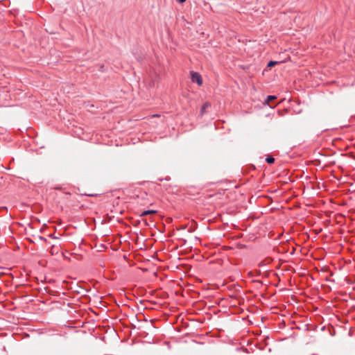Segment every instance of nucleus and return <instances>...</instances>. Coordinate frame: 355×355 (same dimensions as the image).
Segmentation results:
<instances>
[{
	"instance_id": "1",
	"label": "nucleus",
	"mask_w": 355,
	"mask_h": 355,
	"mask_svg": "<svg viewBox=\"0 0 355 355\" xmlns=\"http://www.w3.org/2000/svg\"><path fill=\"white\" fill-rule=\"evenodd\" d=\"M191 79L192 82L196 83L198 85H201L202 84V77L198 72L191 71Z\"/></svg>"
},
{
	"instance_id": "8",
	"label": "nucleus",
	"mask_w": 355,
	"mask_h": 355,
	"mask_svg": "<svg viewBox=\"0 0 355 355\" xmlns=\"http://www.w3.org/2000/svg\"><path fill=\"white\" fill-rule=\"evenodd\" d=\"M176 1L180 3H184L187 0H176Z\"/></svg>"
},
{
	"instance_id": "9",
	"label": "nucleus",
	"mask_w": 355,
	"mask_h": 355,
	"mask_svg": "<svg viewBox=\"0 0 355 355\" xmlns=\"http://www.w3.org/2000/svg\"><path fill=\"white\" fill-rule=\"evenodd\" d=\"M50 237L51 238H53V239H58V237L56 236H53L52 234L49 235Z\"/></svg>"
},
{
	"instance_id": "5",
	"label": "nucleus",
	"mask_w": 355,
	"mask_h": 355,
	"mask_svg": "<svg viewBox=\"0 0 355 355\" xmlns=\"http://www.w3.org/2000/svg\"><path fill=\"white\" fill-rule=\"evenodd\" d=\"M210 106V103H205L202 107V109H201V114H203L205 112V110L209 107Z\"/></svg>"
},
{
	"instance_id": "11",
	"label": "nucleus",
	"mask_w": 355,
	"mask_h": 355,
	"mask_svg": "<svg viewBox=\"0 0 355 355\" xmlns=\"http://www.w3.org/2000/svg\"><path fill=\"white\" fill-rule=\"evenodd\" d=\"M41 239H43L44 241H46V239H44V238H41Z\"/></svg>"
},
{
	"instance_id": "4",
	"label": "nucleus",
	"mask_w": 355,
	"mask_h": 355,
	"mask_svg": "<svg viewBox=\"0 0 355 355\" xmlns=\"http://www.w3.org/2000/svg\"><path fill=\"white\" fill-rule=\"evenodd\" d=\"M276 99V96H268L266 100V103H267L268 105L270 104V103Z\"/></svg>"
},
{
	"instance_id": "2",
	"label": "nucleus",
	"mask_w": 355,
	"mask_h": 355,
	"mask_svg": "<svg viewBox=\"0 0 355 355\" xmlns=\"http://www.w3.org/2000/svg\"><path fill=\"white\" fill-rule=\"evenodd\" d=\"M58 252H59V248L58 247H56L55 245H53L51 248L50 253L52 255H54V254H58Z\"/></svg>"
},
{
	"instance_id": "10",
	"label": "nucleus",
	"mask_w": 355,
	"mask_h": 355,
	"mask_svg": "<svg viewBox=\"0 0 355 355\" xmlns=\"http://www.w3.org/2000/svg\"><path fill=\"white\" fill-rule=\"evenodd\" d=\"M186 226L182 227V229H185Z\"/></svg>"
},
{
	"instance_id": "7",
	"label": "nucleus",
	"mask_w": 355,
	"mask_h": 355,
	"mask_svg": "<svg viewBox=\"0 0 355 355\" xmlns=\"http://www.w3.org/2000/svg\"><path fill=\"white\" fill-rule=\"evenodd\" d=\"M274 161H275V159L273 157H270L266 158V162L268 164H272L274 162Z\"/></svg>"
},
{
	"instance_id": "3",
	"label": "nucleus",
	"mask_w": 355,
	"mask_h": 355,
	"mask_svg": "<svg viewBox=\"0 0 355 355\" xmlns=\"http://www.w3.org/2000/svg\"><path fill=\"white\" fill-rule=\"evenodd\" d=\"M157 213V211L156 210H146V211H143L141 214V216H146L148 214H155Z\"/></svg>"
},
{
	"instance_id": "6",
	"label": "nucleus",
	"mask_w": 355,
	"mask_h": 355,
	"mask_svg": "<svg viewBox=\"0 0 355 355\" xmlns=\"http://www.w3.org/2000/svg\"><path fill=\"white\" fill-rule=\"evenodd\" d=\"M279 62H277V61H270L268 63V67L271 68V67H274L275 65H276L277 64H278Z\"/></svg>"
}]
</instances>
